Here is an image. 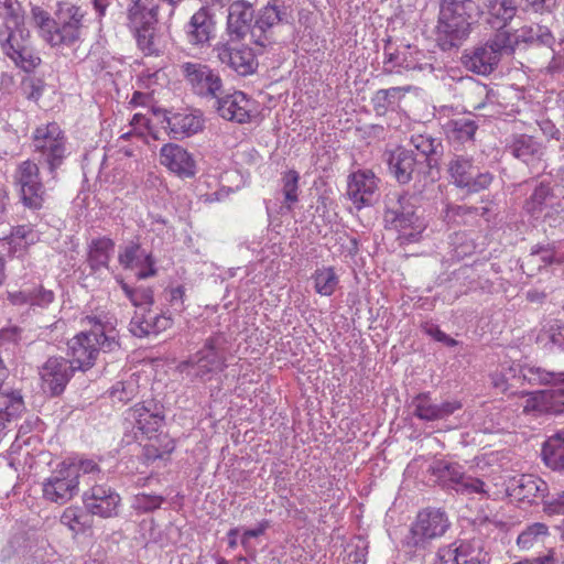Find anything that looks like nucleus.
<instances>
[{"label":"nucleus","mask_w":564,"mask_h":564,"mask_svg":"<svg viewBox=\"0 0 564 564\" xmlns=\"http://www.w3.org/2000/svg\"><path fill=\"white\" fill-rule=\"evenodd\" d=\"M89 332H82L68 341L69 364L75 370L91 368L100 351L111 352L120 346L115 321L89 317Z\"/></svg>","instance_id":"nucleus-1"},{"label":"nucleus","mask_w":564,"mask_h":564,"mask_svg":"<svg viewBox=\"0 0 564 564\" xmlns=\"http://www.w3.org/2000/svg\"><path fill=\"white\" fill-rule=\"evenodd\" d=\"M95 473H99V468L94 460L67 458L58 463L43 479V498L56 505H65L79 492V478Z\"/></svg>","instance_id":"nucleus-2"},{"label":"nucleus","mask_w":564,"mask_h":564,"mask_svg":"<svg viewBox=\"0 0 564 564\" xmlns=\"http://www.w3.org/2000/svg\"><path fill=\"white\" fill-rule=\"evenodd\" d=\"M0 15L4 20V29L0 31L3 52L24 70L34 68L40 58L29 47V31L24 28L21 7L10 1H0Z\"/></svg>","instance_id":"nucleus-3"},{"label":"nucleus","mask_w":564,"mask_h":564,"mask_svg":"<svg viewBox=\"0 0 564 564\" xmlns=\"http://www.w3.org/2000/svg\"><path fill=\"white\" fill-rule=\"evenodd\" d=\"M478 17L473 0H443L436 25V40L443 50L459 46L469 35Z\"/></svg>","instance_id":"nucleus-4"},{"label":"nucleus","mask_w":564,"mask_h":564,"mask_svg":"<svg viewBox=\"0 0 564 564\" xmlns=\"http://www.w3.org/2000/svg\"><path fill=\"white\" fill-rule=\"evenodd\" d=\"M84 14L78 7L61 6L56 20L43 9H32V19L39 28L41 36L52 46L70 45L76 42L82 32Z\"/></svg>","instance_id":"nucleus-5"},{"label":"nucleus","mask_w":564,"mask_h":564,"mask_svg":"<svg viewBox=\"0 0 564 564\" xmlns=\"http://www.w3.org/2000/svg\"><path fill=\"white\" fill-rule=\"evenodd\" d=\"M84 14L78 7L61 6L56 20L43 9H32V19L39 28L41 36L52 46L70 45L76 42L82 32Z\"/></svg>","instance_id":"nucleus-6"},{"label":"nucleus","mask_w":564,"mask_h":564,"mask_svg":"<svg viewBox=\"0 0 564 564\" xmlns=\"http://www.w3.org/2000/svg\"><path fill=\"white\" fill-rule=\"evenodd\" d=\"M430 471L438 484L463 495L475 494L487 498L495 496L482 479L466 475L458 463L436 459L430 466Z\"/></svg>","instance_id":"nucleus-7"},{"label":"nucleus","mask_w":564,"mask_h":564,"mask_svg":"<svg viewBox=\"0 0 564 564\" xmlns=\"http://www.w3.org/2000/svg\"><path fill=\"white\" fill-rule=\"evenodd\" d=\"M513 53L511 34L499 31L486 44L475 47L463 55V63L467 69L478 75H489L497 67L505 54Z\"/></svg>","instance_id":"nucleus-8"},{"label":"nucleus","mask_w":564,"mask_h":564,"mask_svg":"<svg viewBox=\"0 0 564 564\" xmlns=\"http://www.w3.org/2000/svg\"><path fill=\"white\" fill-rule=\"evenodd\" d=\"M159 4L155 0H133L129 8V24L133 30L139 47L152 54L154 28L158 22Z\"/></svg>","instance_id":"nucleus-9"},{"label":"nucleus","mask_w":564,"mask_h":564,"mask_svg":"<svg viewBox=\"0 0 564 564\" xmlns=\"http://www.w3.org/2000/svg\"><path fill=\"white\" fill-rule=\"evenodd\" d=\"M33 144L35 151L47 162L51 171L62 163L66 151L65 138L57 123L51 122L37 127L33 134Z\"/></svg>","instance_id":"nucleus-10"},{"label":"nucleus","mask_w":564,"mask_h":564,"mask_svg":"<svg viewBox=\"0 0 564 564\" xmlns=\"http://www.w3.org/2000/svg\"><path fill=\"white\" fill-rule=\"evenodd\" d=\"M195 376L209 380L226 368V357L220 337H210L195 356L188 360Z\"/></svg>","instance_id":"nucleus-11"},{"label":"nucleus","mask_w":564,"mask_h":564,"mask_svg":"<svg viewBox=\"0 0 564 564\" xmlns=\"http://www.w3.org/2000/svg\"><path fill=\"white\" fill-rule=\"evenodd\" d=\"M389 214L403 242L416 241L426 227L424 220L416 216L415 206L409 196H401L398 206L389 210Z\"/></svg>","instance_id":"nucleus-12"},{"label":"nucleus","mask_w":564,"mask_h":564,"mask_svg":"<svg viewBox=\"0 0 564 564\" xmlns=\"http://www.w3.org/2000/svg\"><path fill=\"white\" fill-rule=\"evenodd\" d=\"M448 173L453 184L466 189L468 193H477L487 188L492 182V175L488 172L475 174L473 161L469 158L456 155L448 163Z\"/></svg>","instance_id":"nucleus-13"},{"label":"nucleus","mask_w":564,"mask_h":564,"mask_svg":"<svg viewBox=\"0 0 564 564\" xmlns=\"http://www.w3.org/2000/svg\"><path fill=\"white\" fill-rule=\"evenodd\" d=\"M383 67L388 73H401L402 70L431 73L433 70V56L416 46L405 45L395 53H389Z\"/></svg>","instance_id":"nucleus-14"},{"label":"nucleus","mask_w":564,"mask_h":564,"mask_svg":"<svg viewBox=\"0 0 564 564\" xmlns=\"http://www.w3.org/2000/svg\"><path fill=\"white\" fill-rule=\"evenodd\" d=\"M14 181L20 186L24 205L33 209L41 208L45 191L40 181L37 165L30 160L22 162L15 171Z\"/></svg>","instance_id":"nucleus-15"},{"label":"nucleus","mask_w":564,"mask_h":564,"mask_svg":"<svg viewBox=\"0 0 564 564\" xmlns=\"http://www.w3.org/2000/svg\"><path fill=\"white\" fill-rule=\"evenodd\" d=\"M182 72L195 94L205 97H218L223 87V82L218 73L198 63L183 64Z\"/></svg>","instance_id":"nucleus-16"},{"label":"nucleus","mask_w":564,"mask_h":564,"mask_svg":"<svg viewBox=\"0 0 564 564\" xmlns=\"http://www.w3.org/2000/svg\"><path fill=\"white\" fill-rule=\"evenodd\" d=\"M285 14V7L280 4L278 0H272L261 8L251 30L253 42L261 47L272 44L274 42L272 29L283 22Z\"/></svg>","instance_id":"nucleus-17"},{"label":"nucleus","mask_w":564,"mask_h":564,"mask_svg":"<svg viewBox=\"0 0 564 564\" xmlns=\"http://www.w3.org/2000/svg\"><path fill=\"white\" fill-rule=\"evenodd\" d=\"M449 523L446 514L438 509L421 511L411 528L414 545H420L429 540L442 536Z\"/></svg>","instance_id":"nucleus-18"},{"label":"nucleus","mask_w":564,"mask_h":564,"mask_svg":"<svg viewBox=\"0 0 564 564\" xmlns=\"http://www.w3.org/2000/svg\"><path fill=\"white\" fill-rule=\"evenodd\" d=\"M216 99L218 115L228 121L245 123L250 121L256 112V101L242 91L236 90Z\"/></svg>","instance_id":"nucleus-19"},{"label":"nucleus","mask_w":564,"mask_h":564,"mask_svg":"<svg viewBox=\"0 0 564 564\" xmlns=\"http://www.w3.org/2000/svg\"><path fill=\"white\" fill-rule=\"evenodd\" d=\"M75 369L63 357H51L40 369L42 388L53 395L62 393Z\"/></svg>","instance_id":"nucleus-20"},{"label":"nucleus","mask_w":564,"mask_h":564,"mask_svg":"<svg viewBox=\"0 0 564 564\" xmlns=\"http://www.w3.org/2000/svg\"><path fill=\"white\" fill-rule=\"evenodd\" d=\"M379 180L370 170H358L348 178L347 194L356 208L361 209L376 200Z\"/></svg>","instance_id":"nucleus-21"},{"label":"nucleus","mask_w":564,"mask_h":564,"mask_svg":"<svg viewBox=\"0 0 564 564\" xmlns=\"http://www.w3.org/2000/svg\"><path fill=\"white\" fill-rule=\"evenodd\" d=\"M159 162L182 178L193 177L196 174V162L193 155L176 143H166L160 149Z\"/></svg>","instance_id":"nucleus-22"},{"label":"nucleus","mask_w":564,"mask_h":564,"mask_svg":"<svg viewBox=\"0 0 564 564\" xmlns=\"http://www.w3.org/2000/svg\"><path fill=\"white\" fill-rule=\"evenodd\" d=\"M119 495L106 486H94L83 495L85 508L101 518L117 516L120 505Z\"/></svg>","instance_id":"nucleus-23"},{"label":"nucleus","mask_w":564,"mask_h":564,"mask_svg":"<svg viewBox=\"0 0 564 564\" xmlns=\"http://www.w3.org/2000/svg\"><path fill=\"white\" fill-rule=\"evenodd\" d=\"M216 51L220 62L241 76L252 74L258 67L256 55L248 46L227 43L217 45Z\"/></svg>","instance_id":"nucleus-24"},{"label":"nucleus","mask_w":564,"mask_h":564,"mask_svg":"<svg viewBox=\"0 0 564 564\" xmlns=\"http://www.w3.org/2000/svg\"><path fill=\"white\" fill-rule=\"evenodd\" d=\"M412 405L414 415L423 421L446 419L462 408L458 401H446L436 404L427 393L416 395L412 401Z\"/></svg>","instance_id":"nucleus-25"},{"label":"nucleus","mask_w":564,"mask_h":564,"mask_svg":"<svg viewBox=\"0 0 564 564\" xmlns=\"http://www.w3.org/2000/svg\"><path fill=\"white\" fill-rule=\"evenodd\" d=\"M172 325V318L151 308L135 312L130 322V332L137 337L156 335Z\"/></svg>","instance_id":"nucleus-26"},{"label":"nucleus","mask_w":564,"mask_h":564,"mask_svg":"<svg viewBox=\"0 0 564 564\" xmlns=\"http://www.w3.org/2000/svg\"><path fill=\"white\" fill-rule=\"evenodd\" d=\"M170 134L183 139L196 134L203 129L204 119L199 111L174 112L166 117Z\"/></svg>","instance_id":"nucleus-27"},{"label":"nucleus","mask_w":564,"mask_h":564,"mask_svg":"<svg viewBox=\"0 0 564 564\" xmlns=\"http://www.w3.org/2000/svg\"><path fill=\"white\" fill-rule=\"evenodd\" d=\"M508 490L518 500L532 502L535 498H544L547 484L534 475H521L514 478Z\"/></svg>","instance_id":"nucleus-28"},{"label":"nucleus","mask_w":564,"mask_h":564,"mask_svg":"<svg viewBox=\"0 0 564 564\" xmlns=\"http://www.w3.org/2000/svg\"><path fill=\"white\" fill-rule=\"evenodd\" d=\"M39 241V234L29 225H21L12 228L10 235L0 238V254L8 250L9 253L21 254L31 245Z\"/></svg>","instance_id":"nucleus-29"},{"label":"nucleus","mask_w":564,"mask_h":564,"mask_svg":"<svg viewBox=\"0 0 564 564\" xmlns=\"http://www.w3.org/2000/svg\"><path fill=\"white\" fill-rule=\"evenodd\" d=\"M253 19V9L250 3L238 0L230 4L227 30L231 35L241 37L247 33Z\"/></svg>","instance_id":"nucleus-30"},{"label":"nucleus","mask_w":564,"mask_h":564,"mask_svg":"<svg viewBox=\"0 0 564 564\" xmlns=\"http://www.w3.org/2000/svg\"><path fill=\"white\" fill-rule=\"evenodd\" d=\"M214 23L206 8H200L191 18L187 26V39L192 44L199 45L209 41Z\"/></svg>","instance_id":"nucleus-31"},{"label":"nucleus","mask_w":564,"mask_h":564,"mask_svg":"<svg viewBox=\"0 0 564 564\" xmlns=\"http://www.w3.org/2000/svg\"><path fill=\"white\" fill-rule=\"evenodd\" d=\"M487 22L495 29L506 26L516 15L517 6L512 0H484Z\"/></svg>","instance_id":"nucleus-32"},{"label":"nucleus","mask_w":564,"mask_h":564,"mask_svg":"<svg viewBox=\"0 0 564 564\" xmlns=\"http://www.w3.org/2000/svg\"><path fill=\"white\" fill-rule=\"evenodd\" d=\"M416 164L417 160L408 150H397L389 160L390 170L401 184L410 182L415 172Z\"/></svg>","instance_id":"nucleus-33"},{"label":"nucleus","mask_w":564,"mask_h":564,"mask_svg":"<svg viewBox=\"0 0 564 564\" xmlns=\"http://www.w3.org/2000/svg\"><path fill=\"white\" fill-rule=\"evenodd\" d=\"M24 411V402L17 391L0 393V432L6 430Z\"/></svg>","instance_id":"nucleus-34"},{"label":"nucleus","mask_w":564,"mask_h":564,"mask_svg":"<svg viewBox=\"0 0 564 564\" xmlns=\"http://www.w3.org/2000/svg\"><path fill=\"white\" fill-rule=\"evenodd\" d=\"M542 458L554 470H564V431L549 437L542 447Z\"/></svg>","instance_id":"nucleus-35"},{"label":"nucleus","mask_w":564,"mask_h":564,"mask_svg":"<svg viewBox=\"0 0 564 564\" xmlns=\"http://www.w3.org/2000/svg\"><path fill=\"white\" fill-rule=\"evenodd\" d=\"M115 250V242L107 237L91 240L88 250V263L93 270L108 267V262Z\"/></svg>","instance_id":"nucleus-36"},{"label":"nucleus","mask_w":564,"mask_h":564,"mask_svg":"<svg viewBox=\"0 0 564 564\" xmlns=\"http://www.w3.org/2000/svg\"><path fill=\"white\" fill-rule=\"evenodd\" d=\"M130 416L134 420L138 430L149 436L156 432L163 422V416L159 413L152 412L143 404H137L131 409Z\"/></svg>","instance_id":"nucleus-37"},{"label":"nucleus","mask_w":564,"mask_h":564,"mask_svg":"<svg viewBox=\"0 0 564 564\" xmlns=\"http://www.w3.org/2000/svg\"><path fill=\"white\" fill-rule=\"evenodd\" d=\"M549 538V528L541 522L528 525L517 539V545L520 550L529 551L535 546L542 545Z\"/></svg>","instance_id":"nucleus-38"},{"label":"nucleus","mask_w":564,"mask_h":564,"mask_svg":"<svg viewBox=\"0 0 564 564\" xmlns=\"http://www.w3.org/2000/svg\"><path fill=\"white\" fill-rule=\"evenodd\" d=\"M312 279L316 293L322 296H330L334 294L339 283L338 275L332 267H323L315 270Z\"/></svg>","instance_id":"nucleus-39"},{"label":"nucleus","mask_w":564,"mask_h":564,"mask_svg":"<svg viewBox=\"0 0 564 564\" xmlns=\"http://www.w3.org/2000/svg\"><path fill=\"white\" fill-rule=\"evenodd\" d=\"M520 377L529 383L564 382V372H551L535 366H520Z\"/></svg>","instance_id":"nucleus-40"},{"label":"nucleus","mask_w":564,"mask_h":564,"mask_svg":"<svg viewBox=\"0 0 564 564\" xmlns=\"http://www.w3.org/2000/svg\"><path fill=\"white\" fill-rule=\"evenodd\" d=\"M455 544L459 564H481L486 561L487 554L484 552L480 541H465Z\"/></svg>","instance_id":"nucleus-41"},{"label":"nucleus","mask_w":564,"mask_h":564,"mask_svg":"<svg viewBox=\"0 0 564 564\" xmlns=\"http://www.w3.org/2000/svg\"><path fill=\"white\" fill-rule=\"evenodd\" d=\"M476 129L477 127L474 120L467 117L453 119L446 123L447 137L452 140H457L460 142L471 140Z\"/></svg>","instance_id":"nucleus-42"},{"label":"nucleus","mask_w":564,"mask_h":564,"mask_svg":"<svg viewBox=\"0 0 564 564\" xmlns=\"http://www.w3.org/2000/svg\"><path fill=\"white\" fill-rule=\"evenodd\" d=\"M511 39L513 42V47L518 44L519 41L522 42H534L538 41L543 45H547L552 47L554 44V37L549 29L536 25L534 26H524L518 31L516 35L511 34Z\"/></svg>","instance_id":"nucleus-43"},{"label":"nucleus","mask_w":564,"mask_h":564,"mask_svg":"<svg viewBox=\"0 0 564 564\" xmlns=\"http://www.w3.org/2000/svg\"><path fill=\"white\" fill-rule=\"evenodd\" d=\"M520 377V365L513 361H505L500 367L491 375V382L494 387L501 392H507L509 388V381Z\"/></svg>","instance_id":"nucleus-44"},{"label":"nucleus","mask_w":564,"mask_h":564,"mask_svg":"<svg viewBox=\"0 0 564 564\" xmlns=\"http://www.w3.org/2000/svg\"><path fill=\"white\" fill-rule=\"evenodd\" d=\"M122 290L124 294L129 297L133 306H135V312L145 311L147 308H150L151 305L153 304V293L150 289H131L129 285L123 283Z\"/></svg>","instance_id":"nucleus-45"},{"label":"nucleus","mask_w":564,"mask_h":564,"mask_svg":"<svg viewBox=\"0 0 564 564\" xmlns=\"http://www.w3.org/2000/svg\"><path fill=\"white\" fill-rule=\"evenodd\" d=\"M131 135H139L148 138L151 135L154 140L158 139L156 134L150 124V119L142 112H135L130 120V130L122 133L121 138H129Z\"/></svg>","instance_id":"nucleus-46"},{"label":"nucleus","mask_w":564,"mask_h":564,"mask_svg":"<svg viewBox=\"0 0 564 564\" xmlns=\"http://www.w3.org/2000/svg\"><path fill=\"white\" fill-rule=\"evenodd\" d=\"M522 408L525 413L549 412L546 390H540L522 394Z\"/></svg>","instance_id":"nucleus-47"},{"label":"nucleus","mask_w":564,"mask_h":564,"mask_svg":"<svg viewBox=\"0 0 564 564\" xmlns=\"http://www.w3.org/2000/svg\"><path fill=\"white\" fill-rule=\"evenodd\" d=\"M538 152V144L531 137L520 135L512 144V153L516 158L528 162Z\"/></svg>","instance_id":"nucleus-48"},{"label":"nucleus","mask_w":564,"mask_h":564,"mask_svg":"<svg viewBox=\"0 0 564 564\" xmlns=\"http://www.w3.org/2000/svg\"><path fill=\"white\" fill-rule=\"evenodd\" d=\"M83 518L84 513L79 508L67 507L61 516V523L67 527L73 533L77 534L85 529V524L82 521Z\"/></svg>","instance_id":"nucleus-49"},{"label":"nucleus","mask_w":564,"mask_h":564,"mask_svg":"<svg viewBox=\"0 0 564 564\" xmlns=\"http://www.w3.org/2000/svg\"><path fill=\"white\" fill-rule=\"evenodd\" d=\"M139 260L148 261L147 251L137 243H129L119 253V262L124 268L135 265Z\"/></svg>","instance_id":"nucleus-50"},{"label":"nucleus","mask_w":564,"mask_h":564,"mask_svg":"<svg viewBox=\"0 0 564 564\" xmlns=\"http://www.w3.org/2000/svg\"><path fill=\"white\" fill-rule=\"evenodd\" d=\"M163 502V498L158 495L138 494L133 497L132 507L140 512L153 511Z\"/></svg>","instance_id":"nucleus-51"},{"label":"nucleus","mask_w":564,"mask_h":564,"mask_svg":"<svg viewBox=\"0 0 564 564\" xmlns=\"http://www.w3.org/2000/svg\"><path fill=\"white\" fill-rule=\"evenodd\" d=\"M269 527V521L262 520L254 528L247 529L242 532L240 543L247 554H251L254 552V546L251 544V539L264 534Z\"/></svg>","instance_id":"nucleus-52"},{"label":"nucleus","mask_w":564,"mask_h":564,"mask_svg":"<svg viewBox=\"0 0 564 564\" xmlns=\"http://www.w3.org/2000/svg\"><path fill=\"white\" fill-rule=\"evenodd\" d=\"M560 386L546 390V401L549 412L563 413L564 412V382Z\"/></svg>","instance_id":"nucleus-53"},{"label":"nucleus","mask_w":564,"mask_h":564,"mask_svg":"<svg viewBox=\"0 0 564 564\" xmlns=\"http://www.w3.org/2000/svg\"><path fill=\"white\" fill-rule=\"evenodd\" d=\"M299 173L289 171L283 176V194L285 202L293 204L297 200Z\"/></svg>","instance_id":"nucleus-54"},{"label":"nucleus","mask_w":564,"mask_h":564,"mask_svg":"<svg viewBox=\"0 0 564 564\" xmlns=\"http://www.w3.org/2000/svg\"><path fill=\"white\" fill-rule=\"evenodd\" d=\"M411 142L413 147L424 156V161H426V158L433 154L440 145V142L436 139L423 134L413 135Z\"/></svg>","instance_id":"nucleus-55"},{"label":"nucleus","mask_w":564,"mask_h":564,"mask_svg":"<svg viewBox=\"0 0 564 564\" xmlns=\"http://www.w3.org/2000/svg\"><path fill=\"white\" fill-rule=\"evenodd\" d=\"M54 293L44 289L42 285L30 290V305L39 307H47L54 301Z\"/></svg>","instance_id":"nucleus-56"},{"label":"nucleus","mask_w":564,"mask_h":564,"mask_svg":"<svg viewBox=\"0 0 564 564\" xmlns=\"http://www.w3.org/2000/svg\"><path fill=\"white\" fill-rule=\"evenodd\" d=\"M549 196V188L546 186H539L532 194L531 202L528 204V209L532 213L542 212L543 204Z\"/></svg>","instance_id":"nucleus-57"},{"label":"nucleus","mask_w":564,"mask_h":564,"mask_svg":"<svg viewBox=\"0 0 564 564\" xmlns=\"http://www.w3.org/2000/svg\"><path fill=\"white\" fill-rule=\"evenodd\" d=\"M434 564H459L457 550H455V544H451L444 547H441L437 552L436 560Z\"/></svg>","instance_id":"nucleus-58"},{"label":"nucleus","mask_w":564,"mask_h":564,"mask_svg":"<svg viewBox=\"0 0 564 564\" xmlns=\"http://www.w3.org/2000/svg\"><path fill=\"white\" fill-rule=\"evenodd\" d=\"M184 297H185V288L183 285H177V286L171 288L169 290L167 300L174 311L182 312L184 310Z\"/></svg>","instance_id":"nucleus-59"},{"label":"nucleus","mask_w":564,"mask_h":564,"mask_svg":"<svg viewBox=\"0 0 564 564\" xmlns=\"http://www.w3.org/2000/svg\"><path fill=\"white\" fill-rule=\"evenodd\" d=\"M147 258H148L147 262L143 260H139L135 263V265L129 268V269L135 270V274L141 279L149 278L151 275H154V273H155L154 261H153L151 254H149L148 252H147Z\"/></svg>","instance_id":"nucleus-60"},{"label":"nucleus","mask_w":564,"mask_h":564,"mask_svg":"<svg viewBox=\"0 0 564 564\" xmlns=\"http://www.w3.org/2000/svg\"><path fill=\"white\" fill-rule=\"evenodd\" d=\"M165 74L160 69L154 72L147 69L139 75V80L144 87L151 88L153 85L160 84V82L163 80Z\"/></svg>","instance_id":"nucleus-61"},{"label":"nucleus","mask_w":564,"mask_h":564,"mask_svg":"<svg viewBox=\"0 0 564 564\" xmlns=\"http://www.w3.org/2000/svg\"><path fill=\"white\" fill-rule=\"evenodd\" d=\"M425 332L437 341L445 343L448 346H454L456 344V341L453 338L447 336L445 333H443L438 327L434 325L425 326Z\"/></svg>","instance_id":"nucleus-62"},{"label":"nucleus","mask_w":564,"mask_h":564,"mask_svg":"<svg viewBox=\"0 0 564 564\" xmlns=\"http://www.w3.org/2000/svg\"><path fill=\"white\" fill-rule=\"evenodd\" d=\"M498 459V454L497 453H486V454H482L481 456H477L474 462H475V467L477 470H484L486 467L488 466H492V464L495 462H497Z\"/></svg>","instance_id":"nucleus-63"},{"label":"nucleus","mask_w":564,"mask_h":564,"mask_svg":"<svg viewBox=\"0 0 564 564\" xmlns=\"http://www.w3.org/2000/svg\"><path fill=\"white\" fill-rule=\"evenodd\" d=\"M541 260L546 264L563 263L564 251L563 250H544L541 253Z\"/></svg>","instance_id":"nucleus-64"}]
</instances>
